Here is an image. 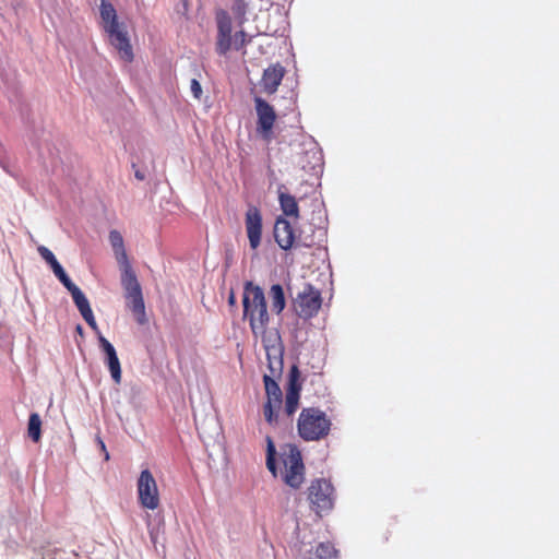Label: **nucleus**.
<instances>
[{
    "instance_id": "nucleus-1",
    "label": "nucleus",
    "mask_w": 559,
    "mask_h": 559,
    "mask_svg": "<svg viewBox=\"0 0 559 559\" xmlns=\"http://www.w3.org/2000/svg\"><path fill=\"white\" fill-rule=\"evenodd\" d=\"M242 307L243 320L249 322L252 334L261 338L264 349L269 354L271 350L275 354L280 353L277 346L280 333L276 330L267 331L271 318L263 289L248 282L243 288Z\"/></svg>"
},
{
    "instance_id": "nucleus-2",
    "label": "nucleus",
    "mask_w": 559,
    "mask_h": 559,
    "mask_svg": "<svg viewBox=\"0 0 559 559\" xmlns=\"http://www.w3.org/2000/svg\"><path fill=\"white\" fill-rule=\"evenodd\" d=\"M109 242L121 269V285L124 290L127 306L133 313L135 321L143 325L147 323V317L142 287L129 262L122 235L118 230H111L109 233Z\"/></svg>"
},
{
    "instance_id": "nucleus-3",
    "label": "nucleus",
    "mask_w": 559,
    "mask_h": 559,
    "mask_svg": "<svg viewBox=\"0 0 559 559\" xmlns=\"http://www.w3.org/2000/svg\"><path fill=\"white\" fill-rule=\"evenodd\" d=\"M100 17L109 43L118 51L120 59L128 63L132 62L134 55L126 26L118 21L116 9L106 0L100 2Z\"/></svg>"
},
{
    "instance_id": "nucleus-4",
    "label": "nucleus",
    "mask_w": 559,
    "mask_h": 559,
    "mask_svg": "<svg viewBox=\"0 0 559 559\" xmlns=\"http://www.w3.org/2000/svg\"><path fill=\"white\" fill-rule=\"evenodd\" d=\"M332 421L319 407H305L297 419L298 436L305 441H320L329 436Z\"/></svg>"
},
{
    "instance_id": "nucleus-5",
    "label": "nucleus",
    "mask_w": 559,
    "mask_h": 559,
    "mask_svg": "<svg viewBox=\"0 0 559 559\" xmlns=\"http://www.w3.org/2000/svg\"><path fill=\"white\" fill-rule=\"evenodd\" d=\"M215 21L217 26L215 49L219 56H226L230 49L241 50L251 41V37L243 29L231 36V17L226 10L217 9Z\"/></svg>"
},
{
    "instance_id": "nucleus-6",
    "label": "nucleus",
    "mask_w": 559,
    "mask_h": 559,
    "mask_svg": "<svg viewBox=\"0 0 559 559\" xmlns=\"http://www.w3.org/2000/svg\"><path fill=\"white\" fill-rule=\"evenodd\" d=\"M281 462L283 465V481L298 489L305 480V465L300 451L295 445H287L281 452Z\"/></svg>"
},
{
    "instance_id": "nucleus-7",
    "label": "nucleus",
    "mask_w": 559,
    "mask_h": 559,
    "mask_svg": "<svg viewBox=\"0 0 559 559\" xmlns=\"http://www.w3.org/2000/svg\"><path fill=\"white\" fill-rule=\"evenodd\" d=\"M321 306V292L310 283L304 284L302 290L297 294L293 301L295 312L305 320L316 317Z\"/></svg>"
},
{
    "instance_id": "nucleus-8",
    "label": "nucleus",
    "mask_w": 559,
    "mask_h": 559,
    "mask_svg": "<svg viewBox=\"0 0 559 559\" xmlns=\"http://www.w3.org/2000/svg\"><path fill=\"white\" fill-rule=\"evenodd\" d=\"M333 493L334 488L329 480L324 478L312 480L308 487V500L311 509L318 515H321L322 512L330 511L334 502Z\"/></svg>"
},
{
    "instance_id": "nucleus-9",
    "label": "nucleus",
    "mask_w": 559,
    "mask_h": 559,
    "mask_svg": "<svg viewBox=\"0 0 559 559\" xmlns=\"http://www.w3.org/2000/svg\"><path fill=\"white\" fill-rule=\"evenodd\" d=\"M138 499L144 509L155 510L159 507L157 483L150 469H143L136 483Z\"/></svg>"
},
{
    "instance_id": "nucleus-10",
    "label": "nucleus",
    "mask_w": 559,
    "mask_h": 559,
    "mask_svg": "<svg viewBox=\"0 0 559 559\" xmlns=\"http://www.w3.org/2000/svg\"><path fill=\"white\" fill-rule=\"evenodd\" d=\"M254 108L257 112V132L266 142L273 138V128L276 121V112L265 99L261 97L254 98Z\"/></svg>"
},
{
    "instance_id": "nucleus-11",
    "label": "nucleus",
    "mask_w": 559,
    "mask_h": 559,
    "mask_svg": "<svg viewBox=\"0 0 559 559\" xmlns=\"http://www.w3.org/2000/svg\"><path fill=\"white\" fill-rule=\"evenodd\" d=\"M274 238L281 249L287 251L297 246L311 247L313 242L296 240L295 230L290 223L285 217H277L274 224Z\"/></svg>"
},
{
    "instance_id": "nucleus-12",
    "label": "nucleus",
    "mask_w": 559,
    "mask_h": 559,
    "mask_svg": "<svg viewBox=\"0 0 559 559\" xmlns=\"http://www.w3.org/2000/svg\"><path fill=\"white\" fill-rule=\"evenodd\" d=\"M246 231L249 245L252 250H257L262 239V214L257 206H249L245 216Z\"/></svg>"
},
{
    "instance_id": "nucleus-13",
    "label": "nucleus",
    "mask_w": 559,
    "mask_h": 559,
    "mask_svg": "<svg viewBox=\"0 0 559 559\" xmlns=\"http://www.w3.org/2000/svg\"><path fill=\"white\" fill-rule=\"evenodd\" d=\"M99 347L104 352L105 362L108 366L112 380L119 384L121 382V366L117 352L112 344L102 334L98 337Z\"/></svg>"
},
{
    "instance_id": "nucleus-14",
    "label": "nucleus",
    "mask_w": 559,
    "mask_h": 559,
    "mask_svg": "<svg viewBox=\"0 0 559 559\" xmlns=\"http://www.w3.org/2000/svg\"><path fill=\"white\" fill-rule=\"evenodd\" d=\"M285 75V69L280 63H275L266 68L261 79V86L263 91L271 95L274 94L282 83Z\"/></svg>"
},
{
    "instance_id": "nucleus-15",
    "label": "nucleus",
    "mask_w": 559,
    "mask_h": 559,
    "mask_svg": "<svg viewBox=\"0 0 559 559\" xmlns=\"http://www.w3.org/2000/svg\"><path fill=\"white\" fill-rule=\"evenodd\" d=\"M277 194L280 206L284 215L294 217L295 219L299 218V206L297 200L294 195L287 192L284 185L278 186Z\"/></svg>"
},
{
    "instance_id": "nucleus-16",
    "label": "nucleus",
    "mask_w": 559,
    "mask_h": 559,
    "mask_svg": "<svg viewBox=\"0 0 559 559\" xmlns=\"http://www.w3.org/2000/svg\"><path fill=\"white\" fill-rule=\"evenodd\" d=\"M38 252L40 257L51 266L55 275L64 285L66 288L73 284L61 264L57 261L55 254L48 248L45 246H39Z\"/></svg>"
},
{
    "instance_id": "nucleus-17",
    "label": "nucleus",
    "mask_w": 559,
    "mask_h": 559,
    "mask_svg": "<svg viewBox=\"0 0 559 559\" xmlns=\"http://www.w3.org/2000/svg\"><path fill=\"white\" fill-rule=\"evenodd\" d=\"M263 382L266 393V401H272L274 405H282L283 404V394L280 385L275 381V378L264 374L263 376Z\"/></svg>"
},
{
    "instance_id": "nucleus-18",
    "label": "nucleus",
    "mask_w": 559,
    "mask_h": 559,
    "mask_svg": "<svg viewBox=\"0 0 559 559\" xmlns=\"http://www.w3.org/2000/svg\"><path fill=\"white\" fill-rule=\"evenodd\" d=\"M269 297L271 300L272 311L280 314L286 306L285 294H284V289H283L282 285H280V284L272 285L269 290Z\"/></svg>"
},
{
    "instance_id": "nucleus-19",
    "label": "nucleus",
    "mask_w": 559,
    "mask_h": 559,
    "mask_svg": "<svg viewBox=\"0 0 559 559\" xmlns=\"http://www.w3.org/2000/svg\"><path fill=\"white\" fill-rule=\"evenodd\" d=\"M67 289L71 293L72 299L81 316H85L87 312L92 311L88 299L74 283L67 287Z\"/></svg>"
},
{
    "instance_id": "nucleus-20",
    "label": "nucleus",
    "mask_w": 559,
    "mask_h": 559,
    "mask_svg": "<svg viewBox=\"0 0 559 559\" xmlns=\"http://www.w3.org/2000/svg\"><path fill=\"white\" fill-rule=\"evenodd\" d=\"M277 346H278L280 353L275 354L273 350H271L270 356H269V353H266L267 360H269V369L271 371L270 376L273 378L280 377L282 373V370H283V359H282L283 348H282L281 340L278 341ZM265 352H267V350L265 349Z\"/></svg>"
},
{
    "instance_id": "nucleus-21",
    "label": "nucleus",
    "mask_w": 559,
    "mask_h": 559,
    "mask_svg": "<svg viewBox=\"0 0 559 559\" xmlns=\"http://www.w3.org/2000/svg\"><path fill=\"white\" fill-rule=\"evenodd\" d=\"M27 433H28V437L34 442H36V443L39 442V440L41 438V419L37 413H32L29 415Z\"/></svg>"
},
{
    "instance_id": "nucleus-22",
    "label": "nucleus",
    "mask_w": 559,
    "mask_h": 559,
    "mask_svg": "<svg viewBox=\"0 0 559 559\" xmlns=\"http://www.w3.org/2000/svg\"><path fill=\"white\" fill-rule=\"evenodd\" d=\"M282 405H274L272 401H266L263 405V416L269 425L276 426L278 423V412Z\"/></svg>"
},
{
    "instance_id": "nucleus-23",
    "label": "nucleus",
    "mask_w": 559,
    "mask_h": 559,
    "mask_svg": "<svg viewBox=\"0 0 559 559\" xmlns=\"http://www.w3.org/2000/svg\"><path fill=\"white\" fill-rule=\"evenodd\" d=\"M276 449L275 444L270 436L266 437V467L273 474L277 475L276 462H275Z\"/></svg>"
},
{
    "instance_id": "nucleus-24",
    "label": "nucleus",
    "mask_w": 559,
    "mask_h": 559,
    "mask_svg": "<svg viewBox=\"0 0 559 559\" xmlns=\"http://www.w3.org/2000/svg\"><path fill=\"white\" fill-rule=\"evenodd\" d=\"M337 550L331 543H320L311 556L319 559H336Z\"/></svg>"
},
{
    "instance_id": "nucleus-25",
    "label": "nucleus",
    "mask_w": 559,
    "mask_h": 559,
    "mask_svg": "<svg viewBox=\"0 0 559 559\" xmlns=\"http://www.w3.org/2000/svg\"><path fill=\"white\" fill-rule=\"evenodd\" d=\"M248 11V3L245 0H235L231 5V12L238 23V26H242L246 21V14Z\"/></svg>"
},
{
    "instance_id": "nucleus-26",
    "label": "nucleus",
    "mask_w": 559,
    "mask_h": 559,
    "mask_svg": "<svg viewBox=\"0 0 559 559\" xmlns=\"http://www.w3.org/2000/svg\"><path fill=\"white\" fill-rule=\"evenodd\" d=\"M300 393L301 391V381H300V371L296 365H293L289 370L288 377V388L286 392Z\"/></svg>"
},
{
    "instance_id": "nucleus-27",
    "label": "nucleus",
    "mask_w": 559,
    "mask_h": 559,
    "mask_svg": "<svg viewBox=\"0 0 559 559\" xmlns=\"http://www.w3.org/2000/svg\"><path fill=\"white\" fill-rule=\"evenodd\" d=\"M300 393L286 392L285 396V413L288 417H292L299 406Z\"/></svg>"
},
{
    "instance_id": "nucleus-28",
    "label": "nucleus",
    "mask_w": 559,
    "mask_h": 559,
    "mask_svg": "<svg viewBox=\"0 0 559 559\" xmlns=\"http://www.w3.org/2000/svg\"><path fill=\"white\" fill-rule=\"evenodd\" d=\"M85 322L90 325V328L97 334L99 337L100 331L94 318L93 311L87 312L85 316H82Z\"/></svg>"
},
{
    "instance_id": "nucleus-29",
    "label": "nucleus",
    "mask_w": 559,
    "mask_h": 559,
    "mask_svg": "<svg viewBox=\"0 0 559 559\" xmlns=\"http://www.w3.org/2000/svg\"><path fill=\"white\" fill-rule=\"evenodd\" d=\"M85 322L90 325V328L97 334L99 337L100 331L94 318L93 311L87 312L85 316H82Z\"/></svg>"
},
{
    "instance_id": "nucleus-30",
    "label": "nucleus",
    "mask_w": 559,
    "mask_h": 559,
    "mask_svg": "<svg viewBox=\"0 0 559 559\" xmlns=\"http://www.w3.org/2000/svg\"><path fill=\"white\" fill-rule=\"evenodd\" d=\"M191 92L193 94V96L197 98V99H200L201 96H202V87H201V84L199 83V81L197 79H193L191 81Z\"/></svg>"
},
{
    "instance_id": "nucleus-31",
    "label": "nucleus",
    "mask_w": 559,
    "mask_h": 559,
    "mask_svg": "<svg viewBox=\"0 0 559 559\" xmlns=\"http://www.w3.org/2000/svg\"><path fill=\"white\" fill-rule=\"evenodd\" d=\"M97 442L99 444V448H100L102 452L104 453L105 461H108L109 460V453H108V451L106 449V445H105L104 441L100 438H97Z\"/></svg>"
},
{
    "instance_id": "nucleus-32",
    "label": "nucleus",
    "mask_w": 559,
    "mask_h": 559,
    "mask_svg": "<svg viewBox=\"0 0 559 559\" xmlns=\"http://www.w3.org/2000/svg\"><path fill=\"white\" fill-rule=\"evenodd\" d=\"M134 176L138 180H141V181L145 179V174L139 169H136L134 171Z\"/></svg>"
},
{
    "instance_id": "nucleus-33",
    "label": "nucleus",
    "mask_w": 559,
    "mask_h": 559,
    "mask_svg": "<svg viewBox=\"0 0 559 559\" xmlns=\"http://www.w3.org/2000/svg\"><path fill=\"white\" fill-rule=\"evenodd\" d=\"M228 302H229L230 305H235L236 299H235L234 294H230V296H229V298H228Z\"/></svg>"
},
{
    "instance_id": "nucleus-34",
    "label": "nucleus",
    "mask_w": 559,
    "mask_h": 559,
    "mask_svg": "<svg viewBox=\"0 0 559 559\" xmlns=\"http://www.w3.org/2000/svg\"><path fill=\"white\" fill-rule=\"evenodd\" d=\"M75 330L81 336H83V328L80 324L76 325Z\"/></svg>"
}]
</instances>
